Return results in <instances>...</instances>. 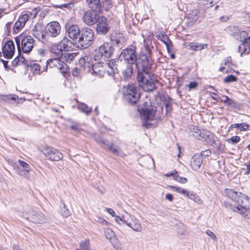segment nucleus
Here are the masks:
<instances>
[{"mask_svg":"<svg viewBox=\"0 0 250 250\" xmlns=\"http://www.w3.org/2000/svg\"><path fill=\"white\" fill-rule=\"evenodd\" d=\"M120 57L126 61L127 63L135 64L137 71V79L139 85L144 90L151 91L156 88V81L151 77L148 71L150 65L146 56L137 58L135 49L127 48L122 51Z\"/></svg>","mask_w":250,"mask_h":250,"instance_id":"f257e3e1","label":"nucleus"},{"mask_svg":"<svg viewBox=\"0 0 250 250\" xmlns=\"http://www.w3.org/2000/svg\"><path fill=\"white\" fill-rule=\"evenodd\" d=\"M139 110L143 121V125L148 127L152 124L151 122L154 119L156 107L152 106L150 102H146L140 107Z\"/></svg>","mask_w":250,"mask_h":250,"instance_id":"f03ea898","label":"nucleus"},{"mask_svg":"<svg viewBox=\"0 0 250 250\" xmlns=\"http://www.w3.org/2000/svg\"><path fill=\"white\" fill-rule=\"evenodd\" d=\"M15 42L18 48L20 47L21 42V48L24 53H28L33 48L35 41L34 38L28 35L21 34L20 36L15 38Z\"/></svg>","mask_w":250,"mask_h":250,"instance_id":"7ed1b4c3","label":"nucleus"},{"mask_svg":"<svg viewBox=\"0 0 250 250\" xmlns=\"http://www.w3.org/2000/svg\"><path fill=\"white\" fill-rule=\"evenodd\" d=\"M72 45L71 41L67 38H64L58 43L54 44L51 46V52L53 54H57L58 57L63 56V51H70Z\"/></svg>","mask_w":250,"mask_h":250,"instance_id":"20e7f679","label":"nucleus"},{"mask_svg":"<svg viewBox=\"0 0 250 250\" xmlns=\"http://www.w3.org/2000/svg\"><path fill=\"white\" fill-rule=\"evenodd\" d=\"M114 49L112 44L107 42H104L95 51L96 60L111 58L114 53Z\"/></svg>","mask_w":250,"mask_h":250,"instance_id":"39448f33","label":"nucleus"},{"mask_svg":"<svg viewBox=\"0 0 250 250\" xmlns=\"http://www.w3.org/2000/svg\"><path fill=\"white\" fill-rule=\"evenodd\" d=\"M123 94L125 98L131 104H136L139 100L140 94L137 87L133 84H128L124 86Z\"/></svg>","mask_w":250,"mask_h":250,"instance_id":"423d86ee","label":"nucleus"},{"mask_svg":"<svg viewBox=\"0 0 250 250\" xmlns=\"http://www.w3.org/2000/svg\"><path fill=\"white\" fill-rule=\"evenodd\" d=\"M45 158L52 161H58L63 159V154L57 149L49 146H45L42 151Z\"/></svg>","mask_w":250,"mask_h":250,"instance_id":"0eeeda50","label":"nucleus"},{"mask_svg":"<svg viewBox=\"0 0 250 250\" xmlns=\"http://www.w3.org/2000/svg\"><path fill=\"white\" fill-rule=\"evenodd\" d=\"M52 57H53L52 59L46 62V67L55 68L60 70L62 73H65L66 65L61 60V58L63 56L58 57L57 54H52Z\"/></svg>","mask_w":250,"mask_h":250,"instance_id":"6e6552de","label":"nucleus"},{"mask_svg":"<svg viewBox=\"0 0 250 250\" xmlns=\"http://www.w3.org/2000/svg\"><path fill=\"white\" fill-rule=\"evenodd\" d=\"M93 38L94 33L92 30L89 28H84L81 31L78 43L85 48L89 45Z\"/></svg>","mask_w":250,"mask_h":250,"instance_id":"1a4fd4ad","label":"nucleus"},{"mask_svg":"<svg viewBox=\"0 0 250 250\" xmlns=\"http://www.w3.org/2000/svg\"><path fill=\"white\" fill-rule=\"evenodd\" d=\"M26 219L36 224L44 223L47 221V218L42 212L33 209H30L28 212Z\"/></svg>","mask_w":250,"mask_h":250,"instance_id":"9d476101","label":"nucleus"},{"mask_svg":"<svg viewBox=\"0 0 250 250\" xmlns=\"http://www.w3.org/2000/svg\"><path fill=\"white\" fill-rule=\"evenodd\" d=\"M101 17L95 10H90L87 11L83 16L84 23L88 25H92L97 23Z\"/></svg>","mask_w":250,"mask_h":250,"instance_id":"9b49d317","label":"nucleus"},{"mask_svg":"<svg viewBox=\"0 0 250 250\" xmlns=\"http://www.w3.org/2000/svg\"><path fill=\"white\" fill-rule=\"evenodd\" d=\"M225 193L226 195L232 200L238 203L239 204L243 203V200L247 201L245 195L241 192H238L235 189L232 188H226Z\"/></svg>","mask_w":250,"mask_h":250,"instance_id":"f8f14e48","label":"nucleus"},{"mask_svg":"<svg viewBox=\"0 0 250 250\" xmlns=\"http://www.w3.org/2000/svg\"><path fill=\"white\" fill-rule=\"evenodd\" d=\"M125 224L133 230L137 232H141L143 229V227L140 221L135 216L129 215V217L125 219Z\"/></svg>","mask_w":250,"mask_h":250,"instance_id":"ddd939ff","label":"nucleus"},{"mask_svg":"<svg viewBox=\"0 0 250 250\" xmlns=\"http://www.w3.org/2000/svg\"><path fill=\"white\" fill-rule=\"evenodd\" d=\"M61 26L59 22L56 21L48 23L46 26V33L52 37H57L61 32Z\"/></svg>","mask_w":250,"mask_h":250,"instance_id":"4468645a","label":"nucleus"},{"mask_svg":"<svg viewBox=\"0 0 250 250\" xmlns=\"http://www.w3.org/2000/svg\"><path fill=\"white\" fill-rule=\"evenodd\" d=\"M95 141L100 144V145L105 149L108 150L115 154L118 155L119 151L117 147H115L113 144H109L106 140L98 135L94 137Z\"/></svg>","mask_w":250,"mask_h":250,"instance_id":"2eb2a0df","label":"nucleus"},{"mask_svg":"<svg viewBox=\"0 0 250 250\" xmlns=\"http://www.w3.org/2000/svg\"><path fill=\"white\" fill-rule=\"evenodd\" d=\"M118 73H121L125 80L130 78L133 72V68L131 64L125 62L118 65Z\"/></svg>","mask_w":250,"mask_h":250,"instance_id":"dca6fc26","label":"nucleus"},{"mask_svg":"<svg viewBox=\"0 0 250 250\" xmlns=\"http://www.w3.org/2000/svg\"><path fill=\"white\" fill-rule=\"evenodd\" d=\"M2 50L3 56L6 59H11L13 56L15 50L13 42L7 41L3 46Z\"/></svg>","mask_w":250,"mask_h":250,"instance_id":"f3484780","label":"nucleus"},{"mask_svg":"<svg viewBox=\"0 0 250 250\" xmlns=\"http://www.w3.org/2000/svg\"><path fill=\"white\" fill-rule=\"evenodd\" d=\"M97 22L96 30L98 33L104 35L109 31L110 27L104 17H101Z\"/></svg>","mask_w":250,"mask_h":250,"instance_id":"a211bd4d","label":"nucleus"},{"mask_svg":"<svg viewBox=\"0 0 250 250\" xmlns=\"http://www.w3.org/2000/svg\"><path fill=\"white\" fill-rule=\"evenodd\" d=\"M69 37L75 42H78L80 37L81 31L79 27L76 25H71L66 27Z\"/></svg>","mask_w":250,"mask_h":250,"instance_id":"6ab92c4d","label":"nucleus"},{"mask_svg":"<svg viewBox=\"0 0 250 250\" xmlns=\"http://www.w3.org/2000/svg\"><path fill=\"white\" fill-rule=\"evenodd\" d=\"M118 65L115 63V61L112 60L108 62L104 63L105 75H112L115 73H118Z\"/></svg>","mask_w":250,"mask_h":250,"instance_id":"aec40b11","label":"nucleus"},{"mask_svg":"<svg viewBox=\"0 0 250 250\" xmlns=\"http://www.w3.org/2000/svg\"><path fill=\"white\" fill-rule=\"evenodd\" d=\"M190 163L192 169L197 170L200 168L202 163V157L196 154L191 157Z\"/></svg>","mask_w":250,"mask_h":250,"instance_id":"412c9836","label":"nucleus"},{"mask_svg":"<svg viewBox=\"0 0 250 250\" xmlns=\"http://www.w3.org/2000/svg\"><path fill=\"white\" fill-rule=\"evenodd\" d=\"M92 74L100 77L105 76L104 68V63H98L92 66Z\"/></svg>","mask_w":250,"mask_h":250,"instance_id":"4be33fe9","label":"nucleus"},{"mask_svg":"<svg viewBox=\"0 0 250 250\" xmlns=\"http://www.w3.org/2000/svg\"><path fill=\"white\" fill-rule=\"evenodd\" d=\"M204 141L210 145H217V139L214 135L208 130H206L204 133Z\"/></svg>","mask_w":250,"mask_h":250,"instance_id":"5701e85b","label":"nucleus"},{"mask_svg":"<svg viewBox=\"0 0 250 250\" xmlns=\"http://www.w3.org/2000/svg\"><path fill=\"white\" fill-rule=\"evenodd\" d=\"M43 27L40 24H37L32 29L33 35L37 39L41 40L43 39Z\"/></svg>","mask_w":250,"mask_h":250,"instance_id":"b1692460","label":"nucleus"},{"mask_svg":"<svg viewBox=\"0 0 250 250\" xmlns=\"http://www.w3.org/2000/svg\"><path fill=\"white\" fill-rule=\"evenodd\" d=\"M79 63L81 64V66L80 68L77 67L73 69L72 71V74L73 76L78 77L79 76L82 71H83L85 70V67H86V65H88V62H85L84 61V59L81 58L79 60Z\"/></svg>","mask_w":250,"mask_h":250,"instance_id":"393cba45","label":"nucleus"},{"mask_svg":"<svg viewBox=\"0 0 250 250\" xmlns=\"http://www.w3.org/2000/svg\"><path fill=\"white\" fill-rule=\"evenodd\" d=\"M110 40L113 44L120 45L124 42V38L122 34L120 33H113L110 36Z\"/></svg>","mask_w":250,"mask_h":250,"instance_id":"a878e982","label":"nucleus"},{"mask_svg":"<svg viewBox=\"0 0 250 250\" xmlns=\"http://www.w3.org/2000/svg\"><path fill=\"white\" fill-rule=\"evenodd\" d=\"M234 211L238 212L239 213L244 215L246 218L250 219V210H249L247 207L240 205L236 207H235L233 209Z\"/></svg>","mask_w":250,"mask_h":250,"instance_id":"bb28decb","label":"nucleus"},{"mask_svg":"<svg viewBox=\"0 0 250 250\" xmlns=\"http://www.w3.org/2000/svg\"><path fill=\"white\" fill-rule=\"evenodd\" d=\"M200 17V12L198 10H193L188 14L187 19L191 23H194L198 20Z\"/></svg>","mask_w":250,"mask_h":250,"instance_id":"cd10ccee","label":"nucleus"},{"mask_svg":"<svg viewBox=\"0 0 250 250\" xmlns=\"http://www.w3.org/2000/svg\"><path fill=\"white\" fill-rule=\"evenodd\" d=\"M248 36L249 34L247 32L241 29L240 33H239V34L237 35V37L235 39L241 42H244L242 43V44L245 46L247 40L248 38Z\"/></svg>","mask_w":250,"mask_h":250,"instance_id":"c85d7f7f","label":"nucleus"},{"mask_svg":"<svg viewBox=\"0 0 250 250\" xmlns=\"http://www.w3.org/2000/svg\"><path fill=\"white\" fill-rule=\"evenodd\" d=\"M86 2L92 10L96 11L101 7V4L100 0H86Z\"/></svg>","mask_w":250,"mask_h":250,"instance_id":"c756f323","label":"nucleus"},{"mask_svg":"<svg viewBox=\"0 0 250 250\" xmlns=\"http://www.w3.org/2000/svg\"><path fill=\"white\" fill-rule=\"evenodd\" d=\"M232 127L237 128L240 131H247L250 129V125L245 123L241 124H234L231 125L230 126V128Z\"/></svg>","mask_w":250,"mask_h":250,"instance_id":"7c9ffc66","label":"nucleus"},{"mask_svg":"<svg viewBox=\"0 0 250 250\" xmlns=\"http://www.w3.org/2000/svg\"><path fill=\"white\" fill-rule=\"evenodd\" d=\"M104 233L106 238L110 241L111 242L115 239L116 235L114 232L110 228H107L104 229Z\"/></svg>","mask_w":250,"mask_h":250,"instance_id":"2f4dec72","label":"nucleus"},{"mask_svg":"<svg viewBox=\"0 0 250 250\" xmlns=\"http://www.w3.org/2000/svg\"><path fill=\"white\" fill-rule=\"evenodd\" d=\"M207 44L199 43L198 42H191L189 44L190 48L192 50L198 51L207 47Z\"/></svg>","mask_w":250,"mask_h":250,"instance_id":"473e14b6","label":"nucleus"},{"mask_svg":"<svg viewBox=\"0 0 250 250\" xmlns=\"http://www.w3.org/2000/svg\"><path fill=\"white\" fill-rule=\"evenodd\" d=\"M199 3L204 5L206 8L212 7L214 4L217 3L220 0H199Z\"/></svg>","mask_w":250,"mask_h":250,"instance_id":"72a5a7b5","label":"nucleus"},{"mask_svg":"<svg viewBox=\"0 0 250 250\" xmlns=\"http://www.w3.org/2000/svg\"><path fill=\"white\" fill-rule=\"evenodd\" d=\"M75 250H91L89 240H85L80 243V248Z\"/></svg>","mask_w":250,"mask_h":250,"instance_id":"f704fd0d","label":"nucleus"},{"mask_svg":"<svg viewBox=\"0 0 250 250\" xmlns=\"http://www.w3.org/2000/svg\"><path fill=\"white\" fill-rule=\"evenodd\" d=\"M78 108L87 115H88L91 112V108L88 107L85 104L81 103L79 104L78 105Z\"/></svg>","mask_w":250,"mask_h":250,"instance_id":"c9c22d12","label":"nucleus"},{"mask_svg":"<svg viewBox=\"0 0 250 250\" xmlns=\"http://www.w3.org/2000/svg\"><path fill=\"white\" fill-rule=\"evenodd\" d=\"M25 61V59L24 57L21 56L17 57L12 62V65L13 67H16L17 65L22 64Z\"/></svg>","mask_w":250,"mask_h":250,"instance_id":"e433bc0d","label":"nucleus"},{"mask_svg":"<svg viewBox=\"0 0 250 250\" xmlns=\"http://www.w3.org/2000/svg\"><path fill=\"white\" fill-rule=\"evenodd\" d=\"M29 16L27 14H24L20 16L17 21L18 22H20V24H21L23 27H24L25 25V23L29 20Z\"/></svg>","mask_w":250,"mask_h":250,"instance_id":"4c0bfd02","label":"nucleus"},{"mask_svg":"<svg viewBox=\"0 0 250 250\" xmlns=\"http://www.w3.org/2000/svg\"><path fill=\"white\" fill-rule=\"evenodd\" d=\"M190 135L197 139L199 138L201 130L197 126H193L190 128Z\"/></svg>","mask_w":250,"mask_h":250,"instance_id":"58836bf2","label":"nucleus"},{"mask_svg":"<svg viewBox=\"0 0 250 250\" xmlns=\"http://www.w3.org/2000/svg\"><path fill=\"white\" fill-rule=\"evenodd\" d=\"M30 67L31 70L34 74H39L41 72V66L37 63H33L31 64Z\"/></svg>","mask_w":250,"mask_h":250,"instance_id":"ea45409f","label":"nucleus"},{"mask_svg":"<svg viewBox=\"0 0 250 250\" xmlns=\"http://www.w3.org/2000/svg\"><path fill=\"white\" fill-rule=\"evenodd\" d=\"M241 29L235 26H229V31L230 34L232 35L233 36H234L235 38H236L237 35L239 34V33H240V31L241 30Z\"/></svg>","mask_w":250,"mask_h":250,"instance_id":"a19ab883","label":"nucleus"},{"mask_svg":"<svg viewBox=\"0 0 250 250\" xmlns=\"http://www.w3.org/2000/svg\"><path fill=\"white\" fill-rule=\"evenodd\" d=\"M18 162L20 166L23 168L24 171H26L27 172H28L30 171V167L27 163L21 160H19Z\"/></svg>","mask_w":250,"mask_h":250,"instance_id":"79ce46f5","label":"nucleus"},{"mask_svg":"<svg viewBox=\"0 0 250 250\" xmlns=\"http://www.w3.org/2000/svg\"><path fill=\"white\" fill-rule=\"evenodd\" d=\"M224 100H223V102L224 103L227 104L229 105H230L233 107L236 106V103L234 101L230 99L229 97L225 96L224 97Z\"/></svg>","mask_w":250,"mask_h":250,"instance_id":"37998d69","label":"nucleus"},{"mask_svg":"<svg viewBox=\"0 0 250 250\" xmlns=\"http://www.w3.org/2000/svg\"><path fill=\"white\" fill-rule=\"evenodd\" d=\"M240 141V137L238 136H234L230 138L227 139L226 141L228 143L234 145L238 143Z\"/></svg>","mask_w":250,"mask_h":250,"instance_id":"c03bdc74","label":"nucleus"},{"mask_svg":"<svg viewBox=\"0 0 250 250\" xmlns=\"http://www.w3.org/2000/svg\"><path fill=\"white\" fill-rule=\"evenodd\" d=\"M187 197L199 204H201L202 203L200 197L195 194L189 192V196Z\"/></svg>","mask_w":250,"mask_h":250,"instance_id":"a18cd8bd","label":"nucleus"},{"mask_svg":"<svg viewBox=\"0 0 250 250\" xmlns=\"http://www.w3.org/2000/svg\"><path fill=\"white\" fill-rule=\"evenodd\" d=\"M174 179L175 180L182 184H185L187 182V179L185 177L180 176L178 173L175 174L174 176Z\"/></svg>","mask_w":250,"mask_h":250,"instance_id":"49530a36","label":"nucleus"},{"mask_svg":"<svg viewBox=\"0 0 250 250\" xmlns=\"http://www.w3.org/2000/svg\"><path fill=\"white\" fill-rule=\"evenodd\" d=\"M21 24H20V22H18L16 21L13 27V31L14 33H18L23 28Z\"/></svg>","mask_w":250,"mask_h":250,"instance_id":"de8ad7c7","label":"nucleus"},{"mask_svg":"<svg viewBox=\"0 0 250 250\" xmlns=\"http://www.w3.org/2000/svg\"><path fill=\"white\" fill-rule=\"evenodd\" d=\"M237 78L233 75H229L224 79V82L226 83H229L237 81Z\"/></svg>","mask_w":250,"mask_h":250,"instance_id":"09e8293b","label":"nucleus"},{"mask_svg":"<svg viewBox=\"0 0 250 250\" xmlns=\"http://www.w3.org/2000/svg\"><path fill=\"white\" fill-rule=\"evenodd\" d=\"M125 219H126V218H125V216H122V217H120L119 216L116 215L115 216V221L120 225H122L124 223H125Z\"/></svg>","mask_w":250,"mask_h":250,"instance_id":"8fccbe9b","label":"nucleus"},{"mask_svg":"<svg viewBox=\"0 0 250 250\" xmlns=\"http://www.w3.org/2000/svg\"><path fill=\"white\" fill-rule=\"evenodd\" d=\"M18 98V96L13 94L2 96V99L7 102H9L11 100H16Z\"/></svg>","mask_w":250,"mask_h":250,"instance_id":"3c124183","label":"nucleus"},{"mask_svg":"<svg viewBox=\"0 0 250 250\" xmlns=\"http://www.w3.org/2000/svg\"><path fill=\"white\" fill-rule=\"evenodd\" d=\"M63 56L64 57V59L65 61L66 60H72L75 56V55L73 53H63Z\"/></svg>","mask_w":250,"mask_h":250,"instance_id":"603ef678","label":"nucleus"},{"mask_svg":"<svg viewBox=\"0 0 250 250\" xmlns=\"http://www.w3.org/2000/svg\"><path fill=\"white\" fill-rule=\"evenodd\" d=\"M167 98L168 101L165 102V106L167 111H169L172 108L171 99L169 97Z\"/></svg>","mask_w":250,"mask_h":250,"instance_id":"864d4df0","label":"nucleus"},{"mask_svg":"<svg viewBox=\"0 0 250 250\" xmlns=\"http://www.w3.org/2000/svg\"><path fill=\"white\" fill-rule=\"evenodd\" d=\"M62 214L64 217H67L70 215V211L66 208V205H63V208L62 210Z\"/></svg>","mask_w":250,"mask_h":250,"instance_id":"5fc2aeb1","label":"nucleus"},{"mask_svg":"<svg viewBox=\"0 0 250 250\" xmlns=\"http://www.w3.org/2000/svg\"><path fill=\"white\" fill-rule=\"evenodd\" d=\"M206 234L209 236L213 240L217 241V237L215 234L210 230H207L206 232Z\"/></svg>","mask_w":250,"mask_h":250,"instance_id":"6e6d98bb","label":"nucleus"},{"mask_svg":"<svg viewBox=\"0 0 250 250\" xmlns=\"http://www.w3.org/2000/svg\"><path fill=\"white\" fill-rule=\"evenodd\" d=\"M177 192L181 193L187 197L189 196V192L188 191H187L184 188L180 187H179Z\"/></svg>","mask_w":250,"mask_h":250,"instance_id":"4d7b16f0","label":"nucleus"},{"mask_svg":"<svg viewBox=\"0 0 250 250\" xmlns=\"http://www.w3.org/2000/svg\"><path fill=\"white\" fill-rule=\"evenodd\" d=\"M96 221L103 225H107L108 224V222L106 220L100 217H98Z\"/></svg>","mask_w":250,"mask_h":250,"instance_id":"13d9d810","label":"nucleus"},{"mask_svg":"<svg viewBox=\"0 0 250 250\" xmlns=\"http://www.w3.org/2000/svg\"><path fill=\"white\" fill-rule=\"evenodd\" d=\"M70 128L71 129H72L73 130H75L76 131H80V130H81L80 125H79L76 124L70 126Z\"/></svg>","mask_w":250,"mask_h":250,"instance_id":"bf43d9fd","label":"nucleus"},{"mask_svg":"<svg viewBox=\"0 0 250 250\" xmlns=\"http://www.w3.org/2000/svg\"><path fill=\"white\" fill-rule=\"evenodd\" d=\"M197 86V83L195 82H191L188 84V87L190 89L195 88Z\"/></svg>","mask_w":250,"mask_h":250,"instance_id":"052dcab7","label":"nucleus"},{"mask_svg":"<svg viewBox=\"0 0 250 250\" xmlns=\"http://www.w3.org/2000/svg\"><path fill=\"white\" fill-rule=\"evenodd\" d=\"M105 210L113 217H115L116 216L115 212L112 208H106Z\"/></svg>","mask_w":250,"mask_h":250,"instance_id":"680f3d73","label":"nucleus"},{"mask_svg":"<svg viewBox=\"0 0 250 250\" xmlns=\"http://www.w3.org/2000/svg\"><path fill=\"white\" fill-rule=\"evenodd\" d=\"M205 131H206V130H201V133H200V134L199 135L200 136H199V138H197V139L204 141V137L205 136L204 133H205Z\"/></svg>","mask_w":250,"mask_h":250,"instance_id":"e2e57ef3","label":"nucleus"},{"mask_svg":"<svg viewBox=\"0 0 250 250\" xmlns=\"http://www.w3.org/2000/svg\"><path fill=\"white\" fill-rule=\"evenodd\" d=\"M166 199L170 202H172L173 200V195L171 194L168 193L166 195Z\"/></svg>","mask_w":250,"mask_h":250,"instance_id":"0e129e2a","label":"nucleus"},{"mask_svg":"<svg viewBox=\"0 0 250 250\" xmlns=\"http://www.w3.org/2000/svg\"><path fill=\"white\" fill-rule=\"evenodd\" d=\"M11 27V22H8L6 24L5 26V29L7 32H9L10 31Z\"/></svg>","mask_w":250,"mask_h":250,"instance_id":"69168bd1","label":"nucleus"},{"mask_svg":"<svg viewBox=\"0 0 250 250\" xmlns=\"http://www.w3.org/2000/svg\"><path fill=\"white\" fill-rule=\"evenodd\" d=\"M97 189L101 194H103L105 192V189L103 187H98Z\"/></svg>","mask_w":250,"mask_h":250,"instance_id":"338daca9","label":"nucleus"},{"mask_svg":"<svg viewBox=\"0 0 250 250\" xmlns=\"http://www.w3.org/2000/svg\"><path fill=\"white\" fill-rule=\"evenodd\" d=\"M245 165L247 168V171L245 172V174H248L250 172V161Z\"/></svg>","mask_w":250,"mask_h":250,"instance_id":"774afa93","label":"nucleus"}]
</instances>
